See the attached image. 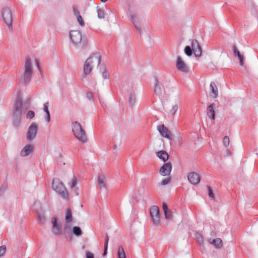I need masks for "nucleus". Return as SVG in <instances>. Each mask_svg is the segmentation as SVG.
Returning a JSON list of instances; mask_svg holds the SVG:
<instances>
[{
    "mask_svg": "<svg viewBox=\"0 0 258 258\" xmlns=\"http://www.w3.org/2000/svg\"><path fill=\"white\" fill-rule=\"evenodd\" d=\"M70 37L74 45L79 49H81L82 51L87 49L88 43L87 41L83 40L82 44L81 43L82 40V35L80 31L71 30L70 32Z\"/></svg>",
    "mask_w": 258,
    "mask_h": 258,
    "instance_id": "nucleus-1",
    "label": "nucleus"
},
{
    "mask_svg": "<svg viewBox=\"0 0 258 258\" xmlns=\"http://www.w3.org/2000/svg\"><path fill=\"white\" fill-rule=\"evenodd\" d=\"M87 59H90L91 60L89 62V64L92 65L96 64L99 67L100 72L102 73V77L105 79H109V74L106 71V67L104 64H100L101 62V56L99 53H95L91 55Z\"/></svg>",
    "mask_w": 258,
    "mask_h": 258,
    "instance_id": "nucleus-2",
    "label": "nucleus"
},
{
    "mask_svg": "<svg viewBox=\"0 0 258 258\" xmlns=\"http://www.w3.org/2000/svg\"><path fill=\"white\" fill-rule=\"evenodd\" d=\"M72 131L75 137L83 143L87 141V137L85 130L82 128L80 123L77 121L72 124Z\"/></svg>",
    "mask_w": 258,
    "mask_h": 258,
    "instance_id": "nucleus-3",
    "label": "nucleus"
},
{
    "mask_svg": "<svg viewBox=\"0 0 258 258\" xmlns=\"http://www.w3.org/2000/svg\"><path fill=\"white\" fill-rule=\"evenodd\" d=\"M33 73V66L31 59L27 57L24 65V71L21 76V80L25 84H27L30 81Z\"/></svg>",
    "mask_w": 258,
    "mask_h": 258,
    "instance_id": "nucleus-4",
    "label": "nucleus"
},
{
    "mask_svg": "<svg viewBox=\"0 0 258 258\" xmlns=\"http://www.w3.org/2000/svg\"><path fill=\"white\" fill-rule=\"evenodd\" d=\"M52 188L64 200H69V195L66 187L59 179H53Z\"/></svg>",
    "mask_w": 258,
    "mask_h": 258,
    "instance_id": "nucleus-5",
    "label": "nucleus"
},
{
    "mask_svg": "<svg viewBox=\"0 0 258 258\" xmlns=\"http://www.w3.org/2000/svg\"><path fill=\"white\" fill-rule=\"evenodd\" d=\"M2 15L4 21L7 25L10 32L13 31L12 15L10 9L8 7L4 8L2 11Z\"/></svg>",
    "mask_w": 258,
    "mask_h": 258,
    "instance_id": "nucleus-6",
    "label": "nucleus"
},
{
    "mask_svg": "<svg viewBox=\"0 0 258 258\" xmlns=\"http://www.w3.org/2000/svg\"><path fill=\"white\" fill-rule=\"evenodd\" d=\"M22 116V99L18 96L14 104L13 117L21 118Z\"/></svg>",
    "mask_w": 258,
    "mask_h": 258,
    "instance_id": "nucleus-7",
    "label": "nucleus"
},
{
    "mask_svg": "<svg viewBox=\"0 0 258 258\" xmlns=\"http://www.w3.org/2000/svg\"><path fill=\"white\" fill-rule=\"evenodd\" d=\"M150 214L154 225H158L160 222L159 209L157 206H152L150 209Z\"/></svg>",
    "mask_w": 258,
    "mask_h": 258,
    "instance_id": "nucleus-8",
    "label": "nucleus"
},
{
    "mask_svg": "<svg viewBox=\"0 0 258 258\" xmlns=\"http://www.w3.org/2000/svg\"><path fill=\"white\" fill-rule=\"evenodd\" d=\"M38 129V126L36 123L33 122L31 124L26 135V138L28 141H31L36 138Z\"/></svg>",
    "mask_w": 258,
    "mask_h": 258,
    "instance_id": "nucleus-9",
    "label": "nucleus"
},
{
    "mask_svg": "<svg viewBox=\"0 0 258 258\" xmlns=\"http://www.w3.org/2000/svg\"><path fill=\"white\" fill-rule=\"evenodd\" d=\"M157 130L162 137L166 138L169 140H172L173 137L172 134L168 128L164 124L159 125L157 126Z\"/></svg>",
    "mask_w": 258,
    "mask_h": 258,
    "instance_id": "nucleus-10",
    "label": "nucleus"
},
{
    "mask_svg": "<svg viewBox=\"0 0 258 258\" xmlns=\"http://www.w3.org/2000/svg\"><path fill=\"white\" fill-rule=\"evenodd\" d=\"M52 227L51 231L55 235H61L62 233V227L60 224L57 222V219L56 217H53L52 219Z\"/></svg>",
    "mask_w": 258,
    "mask_h": 258,
    "instance_id": "nucleus-11",
    "label": "nucleus"
},
{
    "mask_svg": "<svg viewBox=\"0 0 258 258\" xmlns=\"http://www.w3.org/2000/svg\"><path fill=\"white\" fill-rule=\"evenodd\" d=\"M191 49L197 57H199L202 55V49L198 41L196 39H194L191 41Z\"/></svg>",
    "mask_w": 258,
    "mask_h": 258,
    "instance_id": "nucleus-12",
    "label": "nucleus"
},
{
    "mask_svg": "<svg viewBox=\"0 0 258 258\" xmlns=\"http://www.w3.org/2000/svg\"><path fill=\"white\" fill-rule=\"evenodd\" d=\"M176 67L177 69L181 72L185 73L189 72V69L180 56H178L177 58Z\"/></svg>",
    "mask_w": 258,
    "mask_h": 258,
    "instance_id": "nucleus-13",
    "label": "nucleus"
},
{
    "mask_svg": "<svg viewBox=\"0 0 258 258\" xmlns=\"http://www.w3.org/2000/svg\"><path fill=\"white\" fill-rule=\"evenodd\" d=\"M172 170V164L170 162L164 163L160 168V174L162 176L170 175Z\"/></svg>",
    "mask_w": 258,
    "mask_h": 258,
    "instance_id": "nucleus-14",
    "label": "nucleus"
},
{
    "mask_svg": "<svg viewBox=\"0 0 258 258\" xmlns=\"http://www.w3.org/2000/svg\"><path fill=\"white\" fill-rule=\"evenodd\" d=\"M66 223L64 226V230L66 231L67 229H71L70 222L73 219L72 211L70 208H68L66 210V214L65 216Z\"/></svg>",
    "mask_w": 258,
    "mask_h": 258,
    "instance_id": "nucleus-15",
    "label": "nucleus"
},
{
    "mask_svg": "<svg viewBox=\"0 0 258 258\" xmlns=\"http://www.w3.org/2000/svg\"><path fill=\"white\" fill-rule=\"evenodd\" d=\"M187 178L189 181L194 185L197 184L200 181V176L199 174L195 172L188 173Z\"/></svg>",
    "mask_w": 258,
    "mask_h": 258,
    "instance_id": "nucleus-16",
    "label": "nucleus"
},
{
    "mask_svg": "<svg viewBox=\"0 0 258 258\" xmlns=\"http://www.w3.org/2000/svg\"><path fill=\"white\" fill-rule=\"evenodd\" d=\"M90 60H91L90 59H87L84 64V76L82 77V80H84V79L85 78V76L89 75L92 71L93 66L89 64V62Z\"/></svg>",
    "mask_w": 258,
    "mask_h": 258,
    "instance_id": "nucleus-17",
    "label": "nucleus"
},
{
    "mask_svg": "<svg viewBox=\"0 0 258 258\" xmlns=\"http://www.w3.org/2000/svg\"><path fill=\"white\" fill-rule=\"evenodd\" d=\"M33 150L32 145H27L25 146L21 150L20 155L22 157H26L29 155Z\"/></svg>",
    "mask_w": 258,
    "mask_h": 258,
    "instance_id": "nucleus-18",
    "label": "nucleus"
},
{
    "mask_svg": "<svg viewBox=\"0 0 258 258\" xmlns=\"http://www.w3.org/2000/svg\"><path fill=\"white\" fill-rule=\"evenodd\" d=\"M130 17L132 20V23H133L135 27L138 30L139 33L141 34L142 32V29L138 18L136 17V15L134 14H130Z\"/></svg>",
    "mask_w": 258,
    "mask_h": 258,
    "instance_id": "nucleus-19",
    "label": "nucleus"
},
{
    "mask_svg": "<svg viewBox=\"0 0 258 258\" xmlns=\"http://www.w3.org/2000/svg\"><path fill=\"white\" fill-rule=\"evenodd\" d=\"M210 87L211 91L210 97L217 98L218 96V89L216 84L214 82H211Z\"/></svg>",
    "mask_w": 258,
    "mask_h": 258,
    "instance_id": "nucleus-20",
    "label": "nucleus"
},
{
    "mask_svg": "<svg viewBox=\"0 0 258 258\" xmlns=\"http://www.w3.org/2000/svg\"><path fill=\"white\" fill-rule=\"evenodd\" d=\"M105 176L101 172L99 173L97 176V182L100 188H106Z\"/></svg>",
    "mask_w": 258,
    "mask_h": 258,
    "instance_id": "nucleus-21",
    "label": "nucleus"
},
{
    "mask_svg": "<svg viewBox=\"0 0 258 258\" xmlns=\"http://www.w3.org/2000/svg\"><path fill=\"white\" fill-rule=\"evenodd\" d=\"M215 104L214 103L211 104L207 108V115L212 120H215V112L214 111V107Z\"/></svg>",
    "mask_w": 258,
    "mask_h": 258,
    "instance_id": "nucleus-22",
    "label": "nucleus"
},
{
    "mask_svg": "<svg viewBox=\"0 0 258 258\" xmlns=\"http://www.w3.org/2000/svg\"><path fill=\"white\" fill-rule=\"evenodd\" d=\"M154 92L157 95L160 96L162 94L163 91L161 87L159 85L158 78H155Z\"/></svg>",
    "mask_w": 258,
    "mask_h": 258,
    "instance_id": "nucleus-23",
    "label": "nucleus"
},
{
    "mask_svg": "<svg viewBox=\"0 0 258 258\" xmlns=\"http://www.w3.org/2000/svg\"><path fill=\"white\" fill-rule=\"evenodd\" d=\"M233 52L235 56H237L239 59V63L241 66L243 65V59H244V56L243 55L241 54L239 51L238 50L236 46L235 45H234L233 46Z\"/></svg>",
    "mask_w": 258,
    "mask_h": 258,
    "instance_id": "nucleus-24",
    "label": "nucleus"
},
{
    "mask_svg": "<svg viewBox=\"0 0 258 258\" xmlns=\"http://www.w3.org/2000/svg\"><path fill=\"white\" fill-rule=\"evenodd\" d=\"M157 156L164 162H166L168 159V154L165 151H160L156 152Z\"/></svg>",
    "mask_w": 258,
    "mask_h": 258,
    "instance_id": "nucleus-25",
    "label": "nucleus"
},
{
    "mask_svg": "<svg viewBox=\"0 0 258 258\" xmlns=\"http://www.w3.org/2000/svg\"><path fill=\"white\" fill-rule=\"evenodd\" d=\"M77 180L74 177L72 179L71 184L70 183V187L73 190L75 195L76 196H78L79 194V188L77 186Z\"/></svg>",
    "mask_w": 258,
    "mask_h": 258,
    "instance_id": "nucleus-26",
    "label": "nucleus"
},
{
    "mask_svg": "<svg viewBox=\"0 0 258 258\" xmlns=\"http://www.w3.org/2000/svg\"><path fill=\"white\" fill-rule=\"evenodd\" d=\"M48 105H49L48 102H47L43 104V109L46 114V116L45 117V121L47 122H49L50 120V115L49 111L48 110Z\"/></svg>",
    "mask_w": 258,
    "mask_h": 258,
    "instance_id": "nucleus-27",
    "label": "nucleus"
},
{
    "mask_svg": "<svg viewBox=\"0 0 258 258\" xmlns=\"http://www.w3.org/2000/svg\"><path fill=\"white\" fill-rule=\"evenodd\" d=\"M211 240V239H210L209 240L211 244L214 245L216 247L220 248L222 246V241L220 238H217L214 239L212 240V242H211V241H210Z\"/></svg>",
    "mask_w": 258,
    "mask_h": 258,
    "instance_id": "nucleus-28",
    "label": "nucleus"
},
{
    "mask_svg": "<svg viewBox=\"0 0 258 258\" xmlns=\"http://www.w3.org/2000/svg\"><path fill=\"white\" fill-rule=\"evenodd\" d=\"M21 118L13 117L12 124L13 127L16 129H18L20 126Z\"/></svg>",
    "mask_w": 258,
    "mask_h": 258,
    "instance_id": "nucleus-29",
    "label": "nucleus"
},
{
    "mask_svg": "<svg viewBox=\"0 0 258 258\" xmlns=\"http://www.w3.org/2000/svg\"><path fill=\"white\" fill-rule=\"evenodd\" d=\"M73 233L77 236H80L82 234V231L81 228L78 226H75L72 229Z\"/></svg>",
    "mask_w": 258,
    "mask_h": 258,
    "instance_id": "nucleus-30",
    "label": "nucleus"
},
{
    "mask_svg": "<svg viewBox=\"0 0 258 258\" xmlns=\"http://www.w3.org/2000/svg\"><path fill=\"white\" fill-rule=\"evenodd\" d=\"M118 258H126L123 248L122 246H119L117 251Z\"/></svg>",
    "mask_w": 258,
    "mask_h": 258,
    "instance_id": "nucleus-31",
    "label": "nucleus"
},
{
    "mask_svg": "<svg viewBox=\"0 0 258 258\" xmlns=\"http://www.w3.org/2000/svg\"><path fill=\"white\" fill-rule=\"evenodd\" d=\"M136 96L134 92H131L129 96V104L131 107H133L135 103Z\"/></svg>",
    "mask_w": 258,
    "mask_h": 258,
    "instance_id": "nucleus-32",
    "label": "nucleus"
},
{
    "mask_svg": "<svg viewBox=\"0 0 258 258\" xmlns=\"http://www.w3.org/2000/svg\"><path fill=\"white\" fill-rule=\"evenodd\" d=\"M184 53L188 56H190L194 53V51L190 46H186L184 48Z\"/></svg>",
    "mask_w": 258,
    "mask_h": 258,
    "instance_id": "nucleus-33",
    "label": "nucleus"
},
{
    "mask_svg": "<svg viewBox=\"0 0 258 258\" xmlns=\"http://www.w3.org/2000/svg\"><path fill=\"white\" fill-rule=\"evenodd\" d=\"M38 220L40 224H43L45 221V218L43 213L38 214Z\"/></svg>",
    "mask_w": 258,
    "mask_h": 258,
    "instance_id": "nucleus-34",
    "label": "nucleus"
},
{
    "mask_svg": "<svg viewBox=\"0 0 258 258\" xmlns=\"http://www.w3.org/2000/svg\"><path fill=\"white\" fill-rule=\"evenodd\" d=\"M165 219L167 220H171L172 219L173 213L170 210H168L167 212H164Z\"/></svg>",
    "mask_w": 258,
    "mask_h": 258,
    "instance_id": "nucleus-35",
    "label": "nucleus"
},
{
    "mask_svg": "<svg viewBox=\"0 0 258 258\" xmlns=\"http://www.w3.org/2000/svg\"><path fill=\"white\" fill-rule=\"evenodd\" d=\"M196 239L200 244H202L204 241V238L203 236L198 233L196 234Z\"/></svg>",
    "mask_w": 258,
    "mask_h": 258,
    "instance_id": "nucleus-36",
    "label": "nucleus"
},
{
    "mask_svg": "<svg viewBox=\"0 0 258 258\" xmlns=\"http://www.w3.org/2000/svg\"><path fill=\"white\" fill-rule=\"evenodd\" d=\"M35 116V112L32 110H29L26 114V118L27 119H31Z\"/></svg>",
    "mask_w": 258,
    "mask_h": 258,
    "instance_id": "nucleus-37",
    "label": "nucleus"
},
{
    "mask_svg": "<svg viewBox=\"0 0 258 258\" xmlns=\"http://www.w3.org/2000/svg\"><path fill=\"white\" fill-rule=\"evenodd\" d=\"M98 17L99 19H103L104 18V11L101 9L97 10Z\"/></svg>",
    "mask_w": 258,
    "mask_h": 258,
    "instance_id": "nucleus-38",
    "label": "nucleus"
},
{
    "mask_svg": "<svg viewBox=\"0 0 258 258\" xmlns=\"http://www.w3.org/2000/svg\"><path fill=\"white\" fill-rule=\"evenodd\" d=\"M7 188V185L6 184H3L0 187V196H2L4 195L5 191Z\"/></svg>",
    "mask_w": 258,
    "mask_h": 258,
    "instance_id": "nucleus-39",
    "label": "nucleus"
},
{
    "mask_svg": "<svg viewBox=\"0 0 258 258\" xmlns=\"http://www.w3.org/2000/svg\"><path fill=\"white\" fill-rule=\"evenodd\" d=\"M223 145L226 147H228L229 145V138L228 136H226L224 137L223 140Z\"/></svg>",
    "mask_w": 258,
    "mask_h": 258,
    "instance_id": "nucleus-40",
    "label": "nucleus"
},
{
    "mask_svg": "<svg viewBox=\"0 0 258 258\" xmlns=\"http://www.w3.org/2000/svg\"><path fill=\"white\" fill-rule=\"evenodd\" d=\"M178 109V106L177 104H175L172 106V109L170 110V113L172 115H174L176 112L177 111Z\"/></svg>",
    "mask_w": 258,
    "mask_h": 258,
    "instance_id": "nucleus-41",
    "label": "nucleus"
},
{
    "mask_svg": "<svg viewBox=\"0 0 258 258\" xmlns=\"http://www.w3.org/2000/svg\"><path fill=\"white\" fill-rule=\"evenodd\" d=\"M6 251V247L5 245L0 246V257L3 256Z\"/></svg>",
    "mask_w": 258,
    "mask_h": 258,
    "instance_id": "nucleus-42",
    "label": "nucleus"
},
{
    "mask_svg": "<svg viewBox=\"0 0 258 258\" xmlns=\"http://www.w3.org/2000/svg\"><path fill=\"white\" fill-rule=\"evenodd\" d=\"M77 21L78 23H79V25L81 26H83L84 25V22L83 21V19L81 15L78 16V17H76Z\"/></svg>",
    "mask_w": 258,
    "mask_h": 258,
    "instance_id": "nucleus-43",
    "label": "nucleus"
},
{
    "mask_svg": "<svg viewBox=\"0 0 258 258\" xmlns=\"http://www.w3.org/2000/svg\"><path fill=\"white\" fill-rule=\"evenodd\" d=\"M207 187H208V195H209V197L213 199H214V195L213 192L212 187L210 186H208Z\"/></svg>",
    "mask_w": 258,
    "mask_h": 258,
    "instance_id": "nucleus-44",
    "label": "nucleus"
},
{
    "mask_svg": "<svg viewBox=\"0 0 258 258\" xmlns=\"http://www.w3.org/2000/svg\"><path fill=\"white\" fill-rule=\"evenodd\" d=\"M86 97L89 100H93V94L91 92H88L86 93Z\"/></svg>",
    "mask_w": 258,
    "mask_h": 258,
    "instance_id": "nucleus-45",
    "label": "nucleus"
},
{
    "mask_svg": "<svg viewBox=\"0 0 258 258\" xmlns=\"http://www.w3.org/2000/svg\"><path fill=\"white\" fill-rule=\"evenodd\" d=\"M170 179H171L170 177H168V178L163 179L161 181V184L162 185H165L167 184L168 183V182H169V181L170 180Z\"/></svg>",
    "mask_w": 258,
    "mask_h": 258,
    "instance_id": "nucleus-46",
    "label": "nucleus"
},
{
    "mask_svg": "<svg viewBox=\"0 0 258 258\" xmlns=\"http://www.w3.org/2000/svg\"><path fill=\"white\" fill-rule=\"evenodd\" d=\"M73 13L74 15L76 17H78V16H80V12L77 8L74 7L73 8Z\"/></svg>",
    "mask_w": 258,
    "mask_h": 258,
    "instance_id": "nucleus-47",
    "label": "nucleus"
},
{
    "mask_svg": "<svg viewBox=\"0 0 258 258\" xmlns=\"http://www.w3.org/2000/svg\"><path fill=\"white\" fill-rule=\"evenodd\" d=\"M86 258H94L93 253L90 251H87L86 252Z\"/></svg>",
    "mask_w": 258,
    "mask_h": 258,
    "instance_id": "nucleus-48",
    "label": "nucleus"
},
{
    "mask_svg": "<svg viewBox=\"0 0 258 258\" xmlns=\"http://www.w3.org/2000/svg\"><path fill=\"white\" fill-rule=\"evenodd\" d=\"M162 209L164 212H167V211L169 210L167 205L165 202H163L162 203Z\"/></svg>",
    "mask_w": 258,
    "mask_h": 258,
    "instance_id": "nucleus-49",
    "label": "nucleus"
},
{
    "mask_svg": "<svg viewBox=\"0 0 258 258\" xmlns=\"http://www.w3.org/2000/svg\"><path fill=\"white\" fill-rule=\"evenodd\" d=\"M108 241H109V236L107 233H106L104 245L108 246Z\"/></svg>",
    "mask_w": 258,
    "mask_h": 258,
    "instance_id": "nucleus-50",
    "label": "nucleus"
},
{
    "mask_svg": "<svg viewBox=\"0 0 258 258\" xmlns=\"http://www.w3.org/2000/svg\"><path fill=\"white\" fill-rule=\"evenodd\" d=\"M107 248H108V246L104 245L103 256H105L107 254Z\"/></svg>",
    "mask_w": 258,
    "mask_h": 258,
    "instance_id": "nucleus-51",
    "label": "nucleus"
},
{
    "mask_svg": "<svg viewBox=\"0 0 258 258\" xmlns=\"http://www.w3.org/2000/svg\"><path fill=\"white\" fill-rule=\"evenodd\" d=\"M35 62H36V65L37 66L38 69H39L38 61V60L37 59H35Z\"/></svg>",
    "mask_w": 258,
    "mask_h": 258,
    "instance_id": "nucleus-52",
    "label": "nucleus"
},
{
    "mask_svg": "<svg viewBox=\"0 0 258 258\" xmlns=\"http://www.w3.org/2000/svg\"><path fill=\"white\" fill-rule=\"evenodd\" d=\"M216 234L214 232H211V235L212 236H215Z\"/></svg>",
    "mask_w": 258,
    "mask_h": 258,
    "instance_id": "nucleus-53",
    "label": "nucleus"
},
{
    "mask_svg": "<svg viewBox=\"0 0 258 258\" xmlns=\"http://www.w3.org/2000/svg\"><path fill=\"white\" fill-rule=\"evenodd\" d=\"M101 1L102 2V3H105L107 1V0H101Z\"/></svg>",
    "mask_w": 258,
    "mask_h": 258,
    "instance_id": "nucleus-54",
    "label": "nucleus"
},
{
    "mask_svg": "<svg viewBox=\"0 0 258 258\" xmlns=\"http://www.w3.org/2000/svg\"><path fill=\"white\" fill-rule=\"evenodd\" d=\"M227 153L228 154V155H230L229 151L227 150Z\"/></svg>",
    "mask_w": 258,
    "mask_h": 258,
    "instance_id": "nucleus-55",
    "label": "nucleus"
},
{
    "mask_svg": "<svg viewBox=\"0 0 258 258\" xmlns=\"http://www.w3.org/2000/svg\"><path fill=\"white\" fill-rule=\"evenodd\" d=\"M99 100H100V102L101 104L102 105V102H101V101L100 98H99Z\"/></svg>",
    "mask_w": 258,
    "mask_h": 258,
    "instance_id": "nucleus-56",
    "label": "nucleus"
},
{
    "mask_svg": "<svg viewBox=\"0 0 258 258\" xmlns=\"http://www.w3.org/2000/svg\"><path fill=\"white\" fill-rule=\"evenodd\" d=\"M116 148V146H114V149Z\"/></svg>",
    "mask_w": 258,
    "mask_h": 258,
    "instance_id": "nucleus-57",
    "label": "nucleus"
}]
</instances>
